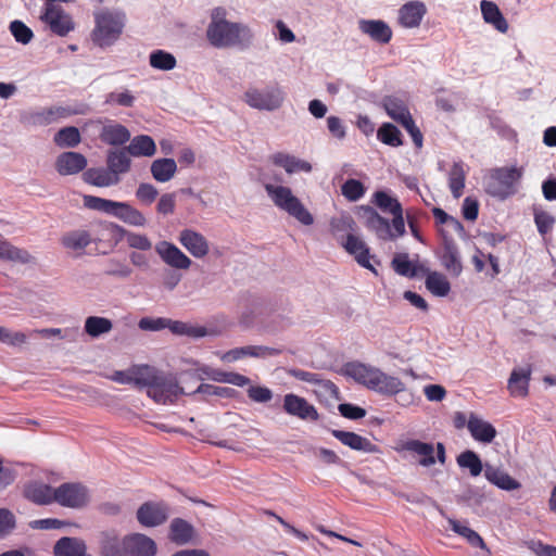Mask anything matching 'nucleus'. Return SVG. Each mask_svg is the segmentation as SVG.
I'll return each mask as SVG.
<instances>
[{
    "instance_id": "17",
    "label": "nucleus",
    "mask_w": 556,
    "mask_h": 556,
    "mask_svg": "<svg viewBox=\"0 0 556 556\" xmlns=\"http://www.w3.org/2000/svg\"><path fill=\"white\" fill-rule=\"evenodd\" d=\"M342 248L351 255L354 256L355 261L367 269L375 271L374 266L370 263V253L366 243L354 233H349L348 237L340 243Z\"/></svg>"
},
{
    "instance_id": "9",
    "label": "nucleus",
    "mask_w": 556,
    "mask_h": 556,
    "mask_svg": "<svg viewBox=\"0 0 556 556\" xmlns=\"http://www.w3.org/2000/svg\"><path fill=\"white\" fill-rule=\"evenodd\" d=\"M178 242L194 258H204L210 253V242L200 231L184 228L178 233Z\"/></svg>"
},
{
    "instance_id": "54",
    "label": "nucleus",
    "mask_w": 556,
    "mask_h": 556,
    "mask_svg": "<svg viewBox=\"0 0 556 556\" xmlns=\"http://www.w3.org/2000/svg\"><path fill=\"white\" fill-rule=\"evenodd\" d=\"M124 239L130 249L150 251L153 248L151 239L144 233L125 230Z\"/></svg>"
},
{
    "instance_id": "25",
    "label": "nucleus",
    "mask_w": 556,
    "mask_h": 556,
    "mask_svg": "<svg viewBox=\"0 0 556 556\" xmlns=\"http://www.w3.org/2000/svg\"><path fill=\"white\" fill-rule=\"evenodd\" d=\"M100 139L110 146H122L130 139V132L124 125L108 121L100 131Z\"/></svg>"
},
{
    "instance_id": "16",
    "label": "nucleus",
    "mask_w": 556,
    "mask_h": 556,
    "mask_svg": "<svg viewBox=\"0 0 556 556\" xmlns=\"http://www.w3.org/2000/svg\"><path fill=\"white\" fill-rule=\"evenodd\" d=\"M532 368L530 365L516 367L511 370L507 382V389L511 396L525 399L529 394V382Z\"/></svg>"
},
{
    "instance_id": "35",
    "label": "nucleus",
    "mask_w": 556,
    "mask_h": 556,
    "mask_svg": "<svg viewBox=\"0 0 556 556\" xmlns=\"http://www.w3.org/2000/svg\"><path fill=\"white\" fill-rule=\"evenodd\" d=\"M84 180L96 187H111L119 182L121 178L112 173L110 168H89L84 173Z\"/></svg>"
},
{
    "instance_id": "46",
    "label": "nucleus",
    "mask_w": 556,
    "mask_h": 556,
    "mask_svg": "<svg viewBox=\"0 0 556 556\" xmlns=\"http://www.w3.org/2000/svg\"><path fill=\"white\" fill-rule=\"evenodd\" d=\"M443 267L454 276L463 270L459 253L454 244L447 243L441 257Z\"/></svg>"
},
{
    "instance_id": "56",
    "label": "nucleus",
    "mask_w": 556,
    "mask_h": 556,
    "mask_svg": "<svg viewBox=\"0 0 556 556\" xmlns=\"http://www.w3.org/2000/svg\"><path fill=\"white\" fill-rule=\"evenodd\" d=\"M0 342L9 346L20 348L27 343V336L22 331H12L0 326Z\"/></svg>"
},
{
    "instance_id": "38",
    "label": "nucleus",
    "mask_w": 556,
    "mask_h": 556,
    "mask_svg": "<svg viewBox=\"0 0 556 556\" xmlns=\"http://www.w3.org/2000/svg\"><path fill=\"white\" fill-rule=\"evenodd\" d=\"M127 152L135 157H151L156 153V144L148 135L136 136L127 147Z\"/></svg>"
},
{
    "instance_id": "11",
    "label": "nucleus",
    "mask_w": 556,
    "mask_h": 556,
    "mask_svg": "<svg viewBox=\"0 0 556 556\" xmlns=\"http://www.w3.org/2000/svg\"><path fill=\"white\" fill-rule=\"evenodd\" d=\"M283 409L288 415L302 420L317 421L319 418L316 408L312 404L293 393L283 396Z\"/></svg>"
},
{
    "instance_id": "6",
    "label": "nucleus",
    "mask_w": 556,
    "mask_h": 556,
    "mask_svg": "<svg viewBox=\"0 0 556 556\" xmlns=\"http://www.w3.org/2000/svg\"><path fill=\"white\" fill-rule=\"evenodd\" d=\"M90 233L97 249L108 253L124 240L125 229L114 223L99 222L92 226Z\"/></svg>"
},
{
    "instance_id": "37",
    "label": "nucleus",
    "mask_w": 556,
    "mask_h": 556,
    "mask_svg": "<svg viewBox=\"0 0 556 556\" xmlns=\"http://www.w3.org/2000/svg\"><path fill=\"white\" fill-rule=\"evenodd\" d=\"M483 18L486 23L492 24L500 33H506L508 24L504 18L496 3L488 0H483L480 3Z\"/></svg>"
},
{
    "instance_id": "22",
    "label": "nucleus",
    "mask_w": 556,
    "mask_h": 556,
    "mask_svg": "<svg viewBox=\"0 0 556 556\" xmlns=\"http://www.w3.org/2000/svg\"><path fill=\"white\" fill-rule=\"evenodd\" d=\"M427 13V8L421 1H409L399 11V22L406 28L419 26L421 20Z\"/></svg>"
},
{
    "instance_id": "33",
    "label": "nucleus",
    "mask_w": 556,
    "mask_h": 556,
    "mask_svg": "<svg viewBox=\"0 0 556 556\" xmlns=\"http://www.w3.org/2000/svg\"><path fill=\"white\" fill-rule=\"evenodd\" d=\"M446 520L451 529L456 534L465 539L468 544H470L473 547L486 549V544L483 541V539L480 536L478 532H476L468 526L467 521H460L452 517H446Z\"/></svg>"
},
{
    "instance_id": "49",
    "label": "nucleus",
    "mask_w": 556,
    "mask_h": 556,
    "mask_svg": "<svg viewBox=\"0 0 556 556\" xmlns=\"http://www.w3.org/2000/svg\"><path fill=\"white\" fill-rule=\"evenodd\" d=\"M465 169L463 164L455 163L448 174V186L453 195L458 199L465 187Z\"/></svg>"
},
{
    "instance_id": "47",
    "label": "nucleus",
    "mask_w": 556,
    "mask_h": 556,
    "mask_svg": "<svg viewBox=\"0 0 556 556\" xmlns=\"http://www.w3.org/2000/svg\"><path fill=\"white\" fill-rule=\"evenodd\" d=\"M457 465L460 468L469 470L472 477H478L482 470L483 465L479 456L472 451H465L457 456Z\"/></svg>"
},
{
    "instance_id": "24",
    "label": "nucleus",
    "mask_w": 556,
    "mask_h": 556,
    "mask_svg": "<svg viewBox=\"0 0 556 556\" xmlns=\"http://www.w3.org/2000/svg\"><path fill=\"white\" fill-rule=\"evenodd\" d=\"M61 244L65 250L83 254L84 250L92 243L90 230L75 229L61 237Z\"/></svg>"
},
{
    "instance_id": "52",
    "label": "nucleus",
    "mask_w": 556,
    "mask_h": 556,
    "mask_svg": "<svg viewBox=\"0 0 556 556\" xmlns=\"http://www.w3.org/2000/svg\"><path fill=\"white\" fill-rule=\"evenodd\" d=\"M383 106L388 113V115L393 118L394 121L399 123H403L410 117L409 112L407 111L406 106L403 104L402 101L394 99V98H388L383 102Z\"/></svg>"
},
{
    "instance_id": "44",
    "label": "nucleus",
    "mask_w": 556,
    "mask_h": 556,
    "mask_svg": "<svg viewBox=\"0 0 556 556\" xmlns=\"http://www.w3.org/2000/svg\"><path fill=\"white\" fill-rule=\"evenodd\" d=\"M193 527L182 519H174L169 527V539L178 545L190 542L193 538Z\"/></svg>"
},
{
    "instance_id": "1",
    "label": "nucleus",
    "mask_w": 556,
    "mask_h": 556,
    "mask_svg": "<svg viewBox=\"0 0 556 556\" xmlns=\"http://www.w3.org/2000/svg\"><path fill=\"white\" fill-rule=\"evenodd\" d=\"M264 189L276 207L286 212L300 224L311 226L314 217L291 188L270 181L264 182Z\"/></svg>"
},
{
    "instance_id": "2",
    "label": "nucleus",
    "mask_w": 556,
    "mask_h": 556,
    "mask_svg": "<svg viewBox=\"0 0 556 556\" xmlns=\"http://www.w3.org/2000/svg\"><path fill=\"white\" fill-rule=\"evenodd\" d=\"M143 388H147L150 397L161 404L172 403L184 393L175 376L160 372L152 367L148 368Z\"/></svg>"
},
{
    "instance_id": "14",
    "label": "nucleus",
    "mask_w": 556,
    "mask_h": 556,
    "mask_svg": "<svg viewBox=\"0 0 556 556\" xmlns=\"http://www.w3.org/2000/svg\"><path fill=\"white\" fill-rule=\"evenodd\" d=\"M342 370L346 377L371 390L380 368L359 362H352L348 363Z\"/></svg>"
},
{
    "instance_id": "39",
    "label": "nucleus",
    "mask_w": 556,
    "mask_h": 556,
    "mask_svg": "<svg viewBox=\"0 0 556 556\" xmlns=\"http://www.w3.org/2000/svg\"><path fill=\"white\" fill-rule=\"evenodd\" d=\"M152 177L159 182H167L177 172V164L174 159H157L151 164Z\"/></svg>"
},
{
    "instance_id": "61",
    "label": "nucleus",
    "mask_w": 556,
    "mask_h": 556,
    "mask_svg": "<svg viewBox=\"0 0 556 556\" xmlns=\"http://www.w3.org/2000/svg\"><path fill=\"white\" fill-rule=\"evenodd\" d=\"M359 29L365 35H391L390 27L382 21H365L359 22Z\"/></svg>"
},
{
    "instance_id": "51",
    "label": "nucleus",
    "mask_w": 556,
    "mask_h": 556,
    "mask_svg": "<svg viewBox=\"0 0 556 556\" xmlns=\"http://www.w3.org/2000/svg\"><path fill=\"white\" fill-rule=\"evenodd\" d=\"M84 204L90 210L100 211L115 216L118 202L93 195H85Z\"/></svg>"
},
{
    "instance_id": "13",
    "label": "nucleus",
    "mask_w": 556,
    "mask_h": 556,
    "mask_svg": "<svg viewBox=\"0 0 556 556\" xmlns=\"http://www.w3.org/2000/svg\"><path fill=\"white\" fill-rule=\"evenodd\" d=\"M226 15L227 11L224 8L213 9L206 35H240L244 31L241 24L228 22Z\"/></svg>"
},
{
    "instance_id": "15",
    "label": "nucleus",
    "mask_w": 556,
    "mask_h": 556,
    "mask_svg": "<svg viewBox=\"0 0 556 556\" xmlns=\"http://www.w3.org/2000/svg\"><path fill=\"white\" fill-rule=\"evenodd\" d=\"M167 507L163 503L148 502L137 510V519L144 527H156L166 521Z\"/></svg>"
},
{
    "instance_id": "64",
    "label": "nucleus",
    "mask_w": 556,
    "mask_h": 556,
    "mask_svg": "<svg viewBox=\"0 0 556 556\" xmlns=\"http://www.w3.org/2000/svg\"><path fill=\"white\" fill-rule=\"evenodd\" d=\"M534 222L541 235L549 232L554 226L555 218L547 212L535 210Z\"/></svg>"
},
{
    "instance_id": "45",
    "label": "nucleus",
    "mask_w": 556,
    "mask_h": 556,
    "mask_svg": "<svg viewBox=\"0 0 556 556\" xmlns=\"http://www.w3.org/2000/svg\"><path fill=\"white\" fill-rule=\"evenodd\" d=\"M106 163L110 170L118 177L119 175L127 173L131 165L128 152L124 150L110 151Z\"/></svg>"
},
{
    "instance_id": "41",
    "label": "nucleus",
    "mask_w": 556,
    "mask_h": 556,
    "mask_svg": "<svg viewBox=\"0 0 556 556\" xmlns=\"http://www.w3.org/2000/svg\"><path fill=\"white\" fill-rule=\"evenodd\" d=\"M113 329L111 319L101 316H89L85 319L84 331L91 338L110 333Z\"/></svg>"
},
{
    "instance_id": "18",
    "label": "nucleus",
    "mask_w": 556,
    "mask_h": 556,
    "mask_svg": "<svg viewBox=\"0 0 556 556\" xmlns=\"http://www.w3.org/2000/svg\"><path fill=\"white\" fill-rule=\"evenodd\" d=\"M269 161L273 165L283 168L288 175L304 172L311 173L313 166L305 160L298 159L296 156L286 153L276 152L269 156Z\"/></svg>"
},
{
    "instance_id": "32",
    "label": "nucleus",
    "mask_w": 556,
    "mask_h": 556,
    "mask_svg": "<svg viewBox=\"0 0 556 556\" xmlns=\"http://www.w3.org/2000/svg\"><path fill=\"white\" fill-rule=\"evenodd\" d=\"M399 451L413 452L420 457L419 464L424 467H430L435 464L434 446L418 440H409L401 445Z\"/></svg>"
},
{
    "instance_id": "30",
    "label": "nucleus",
    "mask_w": 556,
    "mask_h": 556,
    "mask_svg": "<svg viewBox=\"0 0 556 556\" xmlns=\"http://www.w3.org/2000/svg\"><path fill=\"white\" fill-rule=\"evenodd\" d=\"M405 383L396 376L389 375L381 369L376 376L371 390L387 395H395L405 391Z\"/></svg>"
},
{
    "instance_id": "62",
    "label": "nucleus",
    "mask_w": 556,
    "mask_h": 556,
    "mask_svg": "<svg viewBox=\"0 0 556 556\" xmlns=\"http://www.w3.org/2000/svg\"><path fill=\"white\" fill-rule=\"evenodd\" d=\"M159 194L157 189L148 182H142L136 190V198L143 204H152Z\"/></svg>"
},
{
    "instance_id": "59",
    "label": "nucleus",
    "mask_w": 556,
    "mask_h": 556,
    "mask_svg": "<svg viewBox=\"0 0 556 556\" xmlns=\"http://www.w3.org/2000/svg\"><path fill=\"white\" fill-rule=\"evenodd\" d=\"M131 268L123 261L110 258L106 262L105 275L116 278H128L131 275Z\"/></svg>"
},
{
    "instance_id": "31",
    "label": "nucleus",
    "mask_w": 556,
    "mask_h": 556,
    "mask_svg": "<svg viewBox=\"0 0 556 556\" xmlns=\"http://www.w3.org/2000/svg\"><path fill=\"white\" fill-rule=\"evenodd\" d=\"M126 538L121 540L114 532L100 534V554L102 556H127Z\"/></svg>"
},
{
    "instance_id": "55",
    "label": "nucleus",
    "mask_w": 556,
    "mask_h": 556,
    "mask_svg": "<svg viewBox=\"0 0 556 556\" xmlns=\"http://www.w3.org/2000/svg\"><path fill=\"white\" fill-rule=\"evenodd\" d=\"M378 139L384 144L399 147L402 144L401 132L392 124H383L377 132Z\"/></svg>"
},
{
    "instance_id": "28",
    "label": "nucleus",
    "mask_w": 556,
    "mask_h": 556,
    "mask_svg": "<svg viewBox=\"0 0 556 556\" xmlns=\"http://www.w3.org/2000/svg\"><path fill=\"white\" fill-rule=\"evenodd\" d=\"M169 331L177 336H185L192 339H200L206 336L213 334L205 326L194 324V323H186L181 320H173L167 319V327Z\"/></svg>"
},
{
    "instance_id": "42",
    "label": "nucleus",
    "mask_w": 556,
    "mask_h": 556,
    "mask_svg": "<svg viewBox=\"0 0 556 556\" xmlns=\"http://www.w3.org/2000/svg\"><path fill=\"white\" fill-rule=\"evenodd\" d=\"M331 233L341 242L349 233H354L355 222L349 214L332 217L329 223Z\"/></svg>"
},
{
    "instance_id": "8",
    "label": "nucleus",
    "mask_w": 556,
    "mask_h": 556,
    "mask_svg": "<svg viewBox=\"0 0 556 556\" xmlns=\"http://www.w3.org/2000/svg\"><path fill=\"white\" fill-rule=\"evenodd\" d=\"M41 18L55 35H67L75 28L73 17L60 4L48 3Z\"/></svg>"
},
{
    "instance_id": "20",
    "label": "nucleus",
    "mask_w": 556,
    "mask_h": 556,
    "mask_svg": "<svg viewBox=\"0 0 556 556\" xmlns=\"http://www.w3.org/2000/svg\"><path fill=\"white\" fill-rule=\"evenodd\" d=\"M468 431L476 441L484 444L491 443L497 434L496 429L491 422L473 413H470L468 416Z\"/></svg>"
},
{
    "instance_id": "26",
    "label": "nucleus",
    "mask_w": 556,
    "mask_h": 556,
    "mask_svg": "<svg viewBox=\"0 0 556 556\" xmlns=\"http://www.w3.org/2000/svg\"><path fill=\"white\" fill-rule=\"evenodd\" d=\"M24 495L37 505L55 503V488L41 482H30L25 486Z\"/></svg>"
},
{
    "instance_id": "21",
    "label": "nucleus",
    "mask_w": 556,
    "mask_h": 556,
    "mask_svg": "<svg viewBox=\"0 0 556 556\" xmlns=\"http://www.w3.org/2000/svg\"><path fill=\"white\" fill-rule=\"evenodd\" d=\"M332 435L352 450L364 453H379V447L377 445L355 432L332 430Z\"/></svg>"
},
{
    "instance_id": "53",
    "label": "nucleus",
    "mask_w": 556,
    "mask_h": 556,
    "mask_svg": "<svg viewBox=\"0 0 556 556\" xmlns=\"http://www.w3.org/2000/svg\"><path fill=\"white\" fill-rule=\"evenodd\" d=\"M150 65L156 70L170 71L176 66V59L168 52L157 50L150 54Z\"/></svg>"
},
{
    "instance_id": "40",
    "label": "nucleus",
    "mask_w": 556,
    "mask_h": 556,
    "mask_svg": "<svg viewBox=\"0 0 556 556\" xmlns=\"http://www.w3.org/2000/svg\"><path fill=\"white\" fill-rule=\"evenodd\" d=\"M425 285L434 296L444 298L451 291V283L446 276L439 271H428Z\"/></svg>"
},
{
    "instance_id": "23",
    "label": "nucleus",
    "mask_w": 556,
    "mask_h": 556,
    "mask_svg": "<svg viewBox=\"0 0 556 556\" xmlns=\"http://www.w3.org/2000/svg\"><path fill=\"white\" fill-rule=\"evenodd\" d=\"M364 224L382 240H393L390 223L370 207L364 208Z\"/></svg>"
},
{
    "instance_id": "48",
    "label": "nucleus",
    "mask_w": 556,
    "mask_h": 556,
    "mask_svg": "<svg viewBox=\"0 0 556 556\" xmlns=\"http://www.w3.org/2000/svg\"><path fill=\"white\" fill-rule=\"evenodd\" d=\"M80 140L79 130L72 126L60 129L54 136V142L60 148H74Z\"/></svg>"
},
{
    "instance_id": "50",
    "label": "nucleus",
    "mask_w": 556,
    "mask_h": 556,
    "mask_svg": "<svg viewBox=\"0 0 556 556\" xmlns=\"http://www.w3.org/2000/svg\"><path fill=\"white\" fill-rule=\"evenodd\" d=\"M0 258L28 263L31 256L27 251L11 245L0 236Z\"/></svg>"
},
{
    "instance_id": "43",
    "label": "nucleus",
    "mask_w": 556,
    "mask_h": 556,
    "mask_svg": "<svg viewBox=\"0 0 556 556\" xmlns=\"http://www.w3.org/2000/svg\"><path fill=\"white\" fill-rule=\"evenodd\" d=\"M115 217L136 227H143L147 225L146 216L139 210L125 202H118Z\"/></svg>"
},
{
    "instance_id": "36",
    "label": "nucleus",
    "mask_w": 556,
    "mask_h": 556,
    "mask_svg": "<svg viewBox=\"0 0 556 556\" xmlns=\"http://www.w3.org/2000/svg\"><path fill=\"white\" fill-rule=\"evenodd\" d=\"M86 544L78 538H61L53 547L54 556H84Z\"/></svg>"
},
{
    "instance_id": "63",
    "label": "nucleus",
    "mask_w": 556,
    "mask_h": 556,
    "mask_svg": "<svg viewBox=\"0 0 556 556\" xmlns=\"http://www.w3.org/2000/svg\"><path fill=\"white\" fill-rule=\"evenodd\" d=\"M105 102L109 104H117L121 106L130 108L135 103V97L131 94L129 90L115 91L110 92L106 96Z\"/></svg>"
},
{
    "instance_id": "19",
    "label": "nucleus",
    "mask_w": 556,
    "mask_h": 556,
    "mask_svg": "<svg viewBox=\"0 0 556 556\" xmlns=\"http://www.w3.org/2000/svg\"><path fill=\"white\" fill-rule=\"evenodd\" d=\"M87 166V159L78 152H63L55 160V169L61 176L76 175Z\"/></svg>"
},
{
    "instance_id": "29",
    "label": "nucleus",
    "mask_w": 556,
    "mask_h": 556,
    "mask_svg": "<svg viewBox=\"0 0 556 556\" xmlns=\"http://www.w3.org/2000/svg\"><path fill=\"white\" fill-rule=\"evenodd\" d=\"M126 547L130 556H154L156 553L155 542L139 533L126 538Z\"/></svg>"
},
{
    "instance_id": "5",
    "label": "nucleus",
    "mask_w": 556,
    "mask_h": 556,
    "mask_svg": "<svg viewBox=\"0 0 556 556\" xmlns=\"http://www.w3.org/2000/svg\"><path fill=\"white\" fill-rule=\"evenodd\" d=\"M244 102L260 111H276L285 101V93L280 88L266 89L250 88L244 92Z\"/></svg>"
},
{
    "instance_id": "58",
    "label": "nucleus",
    "mask_w": 556,
    "mask_h": 556,
    "mask_svg": "<svg viewBox=\"0 0 556 556\" xmlns=\"http://www.w3.org/2000/svg\"><path fill=\"white\" fill-rule=\"evenodd\" d=\"M394 270L406 277H414L416 275V266L409 261L407 254H397L392 261Z\"/></svg>"
},
{
    "instance_id": "4",
    "label": "nucleus",
    "mask_w": 556,
    "mask_h": 556,
    "mask_svg": "<svg viewBox=\"0 0 556 556\" xmlns=\"http://www.w3.org/2000/svg\"><path fill=\"white\" fill-rule=\"evenodd\" d=\"M90 500V490L80 482H65L55 488L54 501L62 507L83 509Z\"/></svg>"
},
{
    "instance_id": "12",
    "label": "nucleus",
    "mask_w": 556,
    "mask_h": 556,
    "mask_svg": "<svg viewBox=\"0 0 556 556\" xmlns=\"http://www.w3.org/2000/svg\"><path fill=\"white\" fill-rule=\"evenodd\" d=\"M273 349L262 345H245L231 349L227 352H215V355L225 364L236 363L243 358H263L271 355Z\"/></svg>"
},
{
    "instance_id": "57",
    "label": "nucleus",
    "mask_w": 556,
    "mask_h": 556,
    "mask_svg": "<svg viewBox=\"0 0 556 556\" xmlns=\"http://www.w3.org/2000/svg\"><path fill=\"white\" fill-rule=\"evenodd\" d=\"M375 203L382 211L392 215L399 213V211L402 210L400 202L383 191H378L375 193Z\"/></svg>"
},
{
    "instance_id": "60",
    "label": "nucleus",
    "mask_w": 556,
    "mask_h": 556,
    "mask_svg": "<svg viewBox=\"0 0 556 556\" xmlns=\"http://www.w3.org/2000/svg\"><path fill=\"white\" fill-rule=\"evenodd\" d=\"M342 194L349 200V201H357L359 200L364 193H365V187L364 185L356 179H348L341 188Z\"/></svg>"
},
{
    "instance_id": "34",
    "label": "nucleus",
    "mask_w": 556,
    "mask_h": 556,
    "mask_svg": "<svg viewBox=\"0 0 556 556\" xmlns=\"http://www.w3.org/2000/svg\"><path fill=\"white\" fill-rule=\"evenodd\" d=\"M484 477L490 483L505 491L518 490L521 486L520 482L507 472L490 465H485Z\"/></svg>"
},
{
    "instance_id": "7",
    "label": "nucleus",
    "mask_w": 556,
    "mask_h": 556,
    "mask_svg": "<svg viewBox=\"0 0 556 556\" xmlns=\"http://www.w3.org/2000/svg\"><path fill=\"white\" fill-rule=\"evenodd\" d=\"M154 250L160 260L166 266L175 270L187 271L193 264L190 256H188L180 248L170 241H157L154 245Z\"/></svg>"
},
{
    "instance_id": "27",
    "label": "nucleus",
    "mask_w": 556,
    "mask_h": 556,
    "mask_svg": "<svg viewBox=\"0 0 556 556\" xmlns=\"http://www.w3.org/2000/svg\"><path fill=\"white\" fill-rule=\"evenodd\" d=\"M148 368L149 366L146 365L132 366L127 370H116L112 372L109 378L117 383L134 384L138 388H143Z\"/></svg>"
},
{
    "instance_id": "3",
    "label": "nucleus",
    "mask_w": 556,
    "mask_h": 556,
    "mask_svg": "<svg viewBox=\"0 0 556 556\" xmlns=\"http://www.w3.org/2000/svg\"><path fill=\"white\" fill-rule=\"evenodd\" d=\"M522 174L523 170L519 167H503L493 170L486 184V192L501 200L513 195Z\"/></svg>"
},
{
    "instance_id": "10",
    "label": "nucleus",
    "mask_w": 556,
    "mask_h": 556,
    "mask_svg": "<svg viewBox=\"0 0 556 556\" xmlns=\"http://www.w3.org/2000/svg\"><path fill=\"white\" fill-rule=\"evenodd\" d=\"M96 31L99 35H121L125 26V14L115 10H100L94 13Z\"/></svg>"
}]
</instances>
